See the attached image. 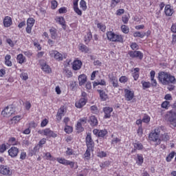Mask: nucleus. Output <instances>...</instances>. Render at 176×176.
I'll use <instances>...</instances> for the list:
<instances>
[{
  "mask_svg": "<svg viewBox=\"0 0 176 176\" xmlns=\"http://www.w3.org/2000/svg\"><path fill=\"white\" fill-rule=\"evenodd\" d=\"M97 27L99 30H101L102 32H105V30H107V26L102 23H98Z\"/></svg>",
  "mask_w": 176,
  "mask_h": 176,
  "instance_id": "obj_43",
  "label": "nucleus"
},
{
  "mask_svg": "<svg viewBox=\"0 0 176 176\" xmlns=\"http://www.w3.org/2000/svg\"><path fill=\"white\" fill-rule=\"evenodd\" d=\"M58 6V3L56 0H53L51 1V8L52 9L54 10Z\"/></svg>",
  "mask_w": 176,
  "mask_h": 176,
  "instance_id": "obj_47",
  "label": "nucleus"
},
{
  "mask_svg": "<svg viewBox=\"0 0 176 176\" xmlns=\"http://www.w3.org/2000/svg\"><path fill=\"white\" fill-rule=\"evenodd\" d=\"M80 8L83 10H86L87 9V6L86 5V1L85 0H81L80 2Z\"/></svg>",
  "mask_w": 176,
  "mask_h": 176,
  "instance_id": "obj_37",
  "label": "nucleus"
},
{
  "mask_svg": "<svg viewBox=\"0 0 176 176\" xmlns=\"http://www.w3.org/2000/svg\"><path fill=\"white\" fill-rule=\"evenodd\" d=\"M21 120V116H16L11 119L12 123H19Z\"/></svg>",
  "mask_w": 176,
  "mask_h": 176,
  "instance_id": "obj_34",
  "label": "nucleus"
},
{
  "mask_svg": "<svg viewBox=\"0 0 176 176\" xmlns=\"http://www.w3.org/2000/svg\"><path fill=\"white\" fill-rule=\"evenodd\" d=\"M44 155L47 157V160H52V162H54V160H56V158L52 157L50 153H44Z\"/></svg>",
  "mask_w": 176,
  "mask_h": 176,
  "instance_id": "obj_41",
  "label": "nucleus"
},
{
  "mask_svg": "<svg viewBox=\"0 0 176 176\" xmlns=\"http://www.w3.org/2000/svg\"><path fill=\"white\" fill-rule=\"evenodd\" d=\"M50 32L51 34L52 39H56V38H57V29L52 28L50 29Z\"/></svg>",
  "mask_w": 176,
  "mask_h": 176,
  "instance_id": "obj_27",
  "label": "nucleus"
},
{
  "mask_svg": "<svg viewBox=\"0 0 176 176\" xmlns=\"http://www.w3.org/2000/svg\"><path fill=\"white\" fill-rule=\"evenodd\" d=\"M97 156H98V157H100V158L107 157V153H105L104 151H99L97 153Z\"/></svg>",
  "mask_w": 176,
  "mask_h": 176,
  "instance_id": "obj_42",
  "label": "nucleus"
},
{
  "mask_svg": "<svg viewBox=\"0 0 176 176\" xmlns=\"http://www.w3.org/2000/svg\"><path fill=\"white\" fill-rule=\"evenodd\" d=\"M93 133L94 134V135H98V137L104 138V136L106 134H108V131L106 129H103V130L94 129Z\"/></svg>",
  "mask_w": 176,
  "mask_h": 176,
  "instance_id": "obj_12",
  "label": "nucleus"
},
{
  "mask_svg": "<svg viewBox=\"0 0 176 176\" xmlns=\"http://www.w3.org/2000/svg\"><path fill=\"white\" fill-rule=\"evenodd\" d=\"M41 67V69L44 72H46L47 74H50V72H52V69H50V67L46 63L42 65Z\"/></svg>",
  "mask_w": 176,
  "mask_h": 176,
  "instance_id": "obj_28",
  "label": "nucleus"
},
{
  "mask_svg": "<svg viewBox=\"0 0 176 176\" xmlns=\"http://www.w3.org/2000/svg\"><path fill=\"white\" fill-rule=\"evenodd\" d=\"M25 56L23 55L22 54H19L16 56V60L19 64H23V63H25Z\"/></svg>",
  "mask_w": 176,
  "mask_h": 176,
  "instance_id": "obj_24",
  "label": "nucleus"
},
{
  "mask_svg": "<svg viewBox=\"0 0 176 176\" xmlns=\"http://www.w3.org/2000/svg\"><path fill=\"white\" fill-rule=\"evenodd\" d=\"M124 97L126 101H131L134 98V91L130 89H124Z\"/></svg>",
  "mask_w": 176,
  "mask_h": 176,
  "instance_id": "obj_10",
  "label": "nucleus"
},
{
  "mask_svg": "<svg viewBox=\"0 0 176 176\" xmlns=\"http://www.w3.org/2000/svg\"><path fill=\"white\" fill-rule=\"evenodd\" d=\"M72 68L74 71H79L82 68V61L79 60H74L72 64Z\"/></svg>",
  "mask_w": 176,
  "mask_h": 176,
  "instance_id": "obj_16",
  "label": "nucleus"
},
{
  "mask_svg": "<svg viewBox=\"0 0 176 176\" xmlns=\"http://www.w3.org/2000/svg\"><path fill=\"white\" fill-rule=\"evenodd\" d=\"M14 112L13 107L8 106L1 111V115L3 118H10Z\"/></svg>",
  "mask_w": 176,
  "mask_h": 176,
  "instance_id": "obj_4",
  "label": "nucleus"
},
{
  "mask_svg": "<svg viewBox=\"0 0 176 176\" xmlns=\"http://www.w3.org/2000/svg\"><path fill=\"white\" fill-rule=\"evenodd\" d=\"M72 131H73L72 126H69L68 125H65V133H67V134H71Z\"/></svg>",
  "mask_w": 176,
  "mask_h": 176,
  "instance_id": "obj_45",
  "label": "nucleus"
},
{
  "mask_svg": "<svg viewBox=\"0 0 176 176\" xmlns=\"http://www.w3.org/2000/svg\"><path fill=\"white\" fill-rule=\"evenodd\" d=\"M34 24H35V19H34V18H29L27 21L26 28V32L28 34H31L32 31V27H34Z\"/></svg>",
  "mask_w": 176,
  "mask_h": 176,
  "instance_id": "obj_7",
  "label": "nucleus"
},
{
  "mask_svg": "<svg viewBox=\"0 0 176 176\" xmlns=\"http://www.w3.org/2000/svg\"><path fill=\"white\" fill-rule=\"evenodd\" d=\"M129 54L131 58H140V60L144 58V54L141 51H130Z\"/></svg>",
  "mask_w": 176,
  "mask_h": 176,
  "instance_id": "obj_5",
  "label": "nucleus"
},
{
  "mask_svg": "<svg viewBox=\"0 0 176 176\" xmlns=\"http://www.w3.org/2000/svg\"><path fill=\"white\" fill-rule=\"evenodd\" d=\"M151 85L153 86V87H156L157 86V81L155 80V78H151Z\"/></svg>",
  "mask_w": 176,
  "mask_h": 176,
  "instance_id": "obj_58",
  "label": "nucleus"
},
{
  "mask_svg": "<svg viewBox=\"0 0 176 176\" xmlns=\"http://www.w3.org/2000/svg\"><path fill=\"white\" fill-rule=\"evenodd\" d=\"M133 36L134 38H144V36H146V32H135Z\"/></svg>",
  "mask_w": 176,
  "mask_h": 176,
  "instance_id": "obj_29",
  "label": "nucleus"
},
{
  "mask_svg": "<svg viewBox=\"0 0 176 176\" xmlns=\"http://www.w3.org/2000/svg\"><path fill=\"white\" fill-rule=\"evenodd\" d=\"M142 85L144 90H145V89H149V87H151L150 82L142 81Z\"/></svg>",
  "mask_w": 176,
  "mask_h": 176,
  "instance_id": "obj_36",
  "label": "nucleus"
},
{
  "mask_svg": "<svg viewBox=\"0 0 176 176\" xmlns=\"http://www.w3.org/2000/svg\"><path fill=\"white\" fill-rule=\"evenodd\" d=\"M81 124H86L87 123V118H80L78 121Z\"/></svg>",
  "mask_w": 176,
  "mask_h": 176,
  "instance_id": "obj_57",
  "label": "nucleus"
},
{
  "mask_svg": "<svg viewBox=\"0 0 176 176\" xmlns=\"http://www.w3.org/2000/svg\"><path fill=\"white\" fill-rule=\"evenodd\" d=\"M113 111V109L112 107H106L103 109V111L104 113V119H109L111 118V113H112V111Z\"/></svg>",
  "mask_w": 176,
  "mask_h": 176,
  "instance_id": "obj_14",
  "label": "nucleus"
},
{
  "mask_svg": "<svg viewBox=\"0 0 176 176\" xmlns=\"http://www.w3.org/2000/svg\"><path fill=\"white\" fill-rule=\"evenodd\" d=\"M90 109L92 113H97L98 112V108L96 105L91 106Z\"/></svg>",
  "mask_w": 176,
  "mask_h": 176,
  "instance_id": "obj_55",
  "label": "nucleus"
},
{
  "mask_svg": "<svg viewBox=\"0 0 176 176\" xmlns=\"http://www.w3.org/2000/svg\"><path fill=\"white\" fill-rule=\"evenodd\" d=\"M57 162H58V163H60V164H64V166H67V163L68 162V160L64 159V158H60L58 157L56 159Z\"/></svg>",
  "mask_w": 176,
  "mask_h": 176,
  "instance_id": "obj_39",
  "label": "nucleus"
},
{
  "mask_svg": "<svg viewBox=\"0 0 176 176\" xmlns=\"http://www.w3.org/2000/svg\"><path fill=\"white\" fill-rule=\"evenodd\" d=\"M88 122L92 127H94L95 126H97V124H98V120H97V118H96V116H90Z\"/></svg>",
  "mask_w": 176,
  "mask_h": 176,
  "instance_id": "obj_18",
  "label": "nucleus"
},
{
  "mask_svg": "<svg viewBox=\"0 0 176 176\" xmlns=\"http://www.w3.org/2000/svg\"><path fill=\"white\" fill-rule=\"evenodd\" d=\"M133 146H134L135 149H138V151H141V150L144 149V146L142 145V143H140L139 142L134 143Z\"/></svg>",
  "mask_w": 176,
  "mask_h": 176,
  "instance_id": "obj_33",
  "label": "nucleus"
},
{
  "mask_svg": "<svg viewBox=\"0 0 176 176\" xmlns=\"http://www.w3.org/2000/svg\"><path fill=\"white\" fill-rule=\"evenodd\" d=\"M92 151L93 148H87L86 152L84 154L85 159H86L87 160H89V159H90V155Z\"/></svg>",
  "mask_w": 176,
  "mask_h": 176,
  "instance_id": "obj_32",
  "label": "nucleus"
},
{
  "mask_svg": "<svg viewBox=\"0 0 176 176\" xmlns=\"http://www.w3.org/2000/svg\"><path fill=\"white\" fill-rule=\"evenodd\" d=\"M6 149H8V148L6 147V144H2L0 146V153H3L5 151H6Z\"/></svg>",
  "mask_w": 176,
  "mask_h": 176,
  "instance_id": "obj_52",
  "label": "nucleus"
},
{
  "mask_svg": "<svg viewBox=\"0 0 176 176\" xmlns=\"http://www.w3.org/2000/svg\"><path fill=\"white\" fill-rule=\"evenodd\" d=\"M76 130H78V131H79L80 133L83 131L84 130L83 127L82 126V124H80V122H77Z\"/></svg>",
  "mask_w": 176,
  "mask_h": 176,
  "instance_id": "obj_51",
  "label": "nucleus"
},
{
  "mask_svg": "<svg viewBox=\"0 0 176 176\" xmlns=\"http://www.w3.org/2000/svg\"><path fill=\"white\" fill-rule=\"evenodd\" d=\"M8 142L11 145H19V142L16 141L15 138H10L8 140Z\"/></svg>",
  "mask_w": 176,
  "mask_h": 176,
  "instance_id": "obj_40",
  "label": "nucleus"
},
{
  "mask_svg": "<svg viewBox=\"0 0 176 176\" xmlns=\"http://www.w3.org/2000/svg\"><path fill=\"white\" fill-rule=\"evenodd\" d=\"M58 12H59L60 14L67 13V8H65V7L60 8L58 10Z\"/></svg>",
  "mask_w": 176,
  "mask_h": 176,
  "instance_id": "obj_64",
  "label": "nucleus"
},
{
  "mask_svg": "<svg viewBox=\"0 0 176 176\" xmlns=\"http://www.w3.org/2000/svg\"><path fill=\"white\" fill-rule=\"evenodd\" d=\"M78 49L82 52V53H89V52H90L89 47L84 44H80L78 45Z\"/></svg>",
  "mask_w": 176,
  "mask_h": 176,
  "instance_id": "obj_23",
  "label": "nucleus"
},
{
  "mask_svg": "<svg viewBox=\"0 0 176 176\" xmlns=\"http://www.w3.org/2000/svg\"><path fill=\"white\" fill-rule=\"evenodd\" d=\"M119 80L121 83H126L129 80V78L126 76H122L120 78Z\"/></svg>",
  "mask_w": 176,
  "mask_h": 176,
  "instance_id": "obj_54",
  "label": "nucleus"
},
{
  "mask_svg": "<svg viewBox=\"0 0 176 176\" xmlns=\"http://www.w3.org/2000/svg\"><path fill=\"white\" fill-rule=\"evenodd\" d=\"M74 12H76L78 16H82V10L79 9V7H76L74 8Z\"/></svg>",
  "mask_w": 176,
  "mask_h": 176,
  "instance_id": "obj_59",
  "label": "nucleus"
},
{
  "mask_svg": "<svg viewBox=\"0 0 176 176\" xmlns=\"http://www.w3.org/2000/svg\"><path fill=\"white\" fill-rule=\"evenodd\" d=\"M138 156V161L137 163L138 164H142L144 163V157L142 155H137Z\"/></svg>",
  "mask_w": 176,
  "mask_h": 176,
  "instance_id": "obj_50",
  "label": "nucleus"
},
{
  "mask_svg": "<svg viewBox=\"0 0 176 176\" xmlns=\"http://www.w3.org/2000/svg\"><path fill=\"white\" fill-rule=\"evenodd\" d=\"M98 91L100 94V99L102 101H107L108 100V94L102 89H98Z\"/></svg>",
  "mask_w": 176,
  "mask_h": 176,
  "instance_id": "obj_20",
  "label": "nucleus"
},
{
  "mask_svg": "<svg viewBox=\"0 0 176 176\" xmlns=\"http://www.w3.org/2000/svg\"><path fill=\"white\" fill-rule=\"evenodd\" d=\"M167 75L168 73L164 72H161L158 73V80L160 83H162V85H164V86L165 82H166V79L167 78Z\"/></svg>",
  "mask_w": 176,
  "mask_h": 176,
  "instance_id": "obj_9",
  "label": "nucleus"
},
{
  "mask_svg": "<svg viewBox=\"0 0 176 176\" xmlns=\"http://www.w3.org/2000/svg\"><path fill=\"white\" fill-rule=\"evenodd\" d=\"M169 105H170V102L165 101V102H162V107L165 108L166 109H168Z\"/></svg>",
  "mask_w": 176,
  "mask_h": 176,
  "instance_id": "obj_56",
  "label": "nucleus"
},
{
  "mask_svg": "<svg viewBox=\"0 0 176 176\" xmlns=\"http://www.w3.org/2000/svg\"><path fill=\"white\" fill-rule=\"evenodd\" d=\"M86 144L87 148L93 149L94 148V142L93 141V139H91V135H87L86 137Z\"/></svg>",
  "mask_w": 176,
  "mask_h": 176,
  "instance_id": "obj_15",
  "label": "nucleus"
},
{
  "mask_svg": "<svg viewBox=\"0 0 176 176\" xmlns=\"http://www.w3.org/2000/svg\"><path fill=\"white\" fill-rule=\"evenodd\" d=\"M10 58H12V56L9 54H7L5 57V63L8 67H12V61H10Z\"/></svg>",
  "mask_w": 176,
  "mask_h": 176,
  "instance_id": "obj_31",
  "label": "nucleus"
},
{
  "mask_svg": "<svg viewBox=\"0 0 176 176\" xmlns=\"http://www.w3.org/2000/svg\"><path fill=\"white\" fill-rule=\"evenodd\" d=\"M159 135H160V128H156L155 129V132L151 133L149 134L148 138L150 141H153V142H157V145H159L160 144V140L159 139Z\"/></svg>",
  "mask_w": 176,
  "mask_h": 176,
  "instance_id": "obj_3",
  "label": "nucleus"
},
{
  "mask_svg": "<svg viewBox=\"0 0 176 176\" xmlns=\"http://www.w3.org/2000/svg\"><path fill=\"white\" fill-rule=\"evenodd\" d=\"M56 23H59L63 27H65V19L63 16H56L55 19Z\"/></svg>",
  "mask_w": 176,
  "mask_h": 176,
  "instance_id": "obj_25",
  "label": "nucleus"
},
{
  "mask_svg": "<svg viewBox=\"0 0 176 176\" xmlns=\"http://www.w3.org/2000/svg\"><path fill=\"white\" fill-rule=\"evenodd\" d=\"M0 174L3 175H12V170L8 166L0 165Z\"/></svg>",
  "mask_w": 176,
  "mask_h": 176,
  "instance_id": "obj_6",
  "label": "nucleus"
},
{
  "mask_svg": "<svg viewBox=\"0 0 176 176\" xmlns=\"http://www.w3.org/2000/svg\"><path fill=\"white\" fill-rule=\"evenodd\" d=\"M107 36L110 42H120V43H122L123 42V36H122V35L116 34L113 32H107Z\"/></svg>",
  "mask_w": 176,
  "mask_h": 176,
  "instance_id": "obj_2",
  "label": "nucleus"
},
{
  "mask_svg": "<svg viewBox=\"0 0 176 176\" xmlns=\"http://www.w3.org/2000/svg\"><path fill=\"white\" fill-rule=\"evenodd\" d=\"M26 158H27V153H25L24 151H21L20 154V160H25Z\"/></svg>",
  "mask_w": 176,
  "mask_h": 176,
  "instance_id": "obj_48",
  "label": "nucleus"
},
{
  "mask_svg": "<svg viewBox=\"0 0 176 176\" xmlns=\"http://www.w3.org/2000/svg\"><path fill=\"white\" fill-rule=\"evenodd\" d=\"M142 122L144 123H149V122H151V117H149L148 115L144 116Z\"/></svg>",
  "mask_w": 176,
  "mask_h": 176,
  "instance_id": "obj_44",
  "label": "nucleus"
},
{
  "mask_svg": "<svg viewBox=\"0 0 176 176\" xmlns=\"http://www.w3.org/2000/svg\"><path fill=\"white\" fill-rule=\"evenodd\" d=\"M165 120L170 124V127L175 129L176 127V109L175 111H170L165 116Z\"/></svg>",
  "mask_w": 176,
  "mask_h": 176,
  "instance_id": "obj_1",
  "label": "nucleus"
},
{
  "mask_svg": "<svg viewBox=\"0 0 176 176\" xmlns=\"http://www.w3.org/2000/svg\"><path fill=\"white\" fill-rule=\"evenodd\" d=\"M78 82L80 86H83L87 82V76L85 74H81L78 76Z\"/></svg>",
  "mask_w": 176,
  "mask_h": 176,
  "instance_id": "obj_19",
  "label": "nucleus"
},
{
  "mask_svg": "<svg viewBox=\"0 0 176 176\" xmlns=\"http://www.w3.org/2000/svg\"><path fill=\"white\" fill-rule=\"evenodd\" d=\"M165 14L166 16H173V10H171L170 5L165 6Z\"/></svg>",
  "mask_w": 176,
  "mask_h": 176,
  "instance_id": "obj_30",
  "label": "nucleus"
},
{
  "mask_svg": "<svg viewBox=\"0 0 176 176\" xmlns=\"http://www.w3.org/2000/svg\"><path fill=\"white\" fill-rule=\"evenodd\" d=\"M93 36L91 35V32H87V34L84 37V41L85 42L86 45H88L89 42L91 41Z\"/></svg>",
  "mask_w": 176,
  "mask_h": 176,
  "instance_id": "obj_26",
  "label": "nucleus"
},
{
  "mask_svg": "<svg viewBox=\"0 0 176 176\" xmlns=\"http://www.w3.org/2000/svg\"><path fill=\"white\" fill-rule=\"evenodd\" d=\"M121 30L124 34H129V32H130V29L129 28V26L126 25H122L121 26Z\"/></svg>",
  "mask_w": 176,
  "mask_h": 176,
  "instance_id": "obj_35",
  "label": "nucleus"
},
{
  "mask_svg": "<svg viewBox=\"0 0 176 176\" xmlns=\"http://www.w3.org/2000/svg\"><path fill=\"white\" fill-rule=\"evenodd\" d=\"M64 112H65V109H64V107H61L57 112L58 115H60V116H64Z\"/></svg>",
  "mask_w": 176,
  "mask_h": 176,
  "instance_id": "obj_49",
  "label": "nucleus"
},
{
  "mask_svg": "<svg viewBox=\"0 0 176 176\" xmlns=\"http://www.w3.org/2000/svg\"><path fill=\"white\" fill-rule=\"evenodd\" d=\"M174 156H175V152H171L167 157H166V162H170L174 158Z\"/></svg>",
  "mask_w": 176,
  "mask_h": 176,
  "instance_id": "obj_46",
  "label": "nucleus"
},
{
  "mask_svg": "<svg viewBox=\"0 0 176 176\" xmlns=\"http://www.w3.org/2000/svg\"><path fill=\"white\" fill-rule=\"evenodd\" d=\"M86 102H87L86 98H80L78 101L76 102V108H83V107L86 105Z\"/></svg>",
  "mask_w": 176,
  "mask_h": 176,
  "instance_id": "obj_17",
  "label": "nucleus"
},
{
  "mask_svg": "<svg viewBox=\"0 0 176 176\" xmlns=\"http://www.w3.org/2000/svg\"><path fill=\"white\" fill-rule=\"evenodd\" d=\"M162 140L163 141H168V140H170V136L168 133H164L162 135Z\"/></svg>",
  "mask_w": 176,
  "mask_h": 176,
  "instance_id": "obj_61",
  "label": "nucleus"
},
{
  "mask_svg": "<svg viewBox=\"0 0 176 176\" xmlns=\"http://www.w3.org/2000/svg\"><path fill=\"white\" fill-rule=\"evenodd\" d=\"M25 108L27 109V111H30V109H31V102H26L25 103Z\"/></svg>",
  "mask_w": 176,
  "mask_h": 176,
  "instance_id": "obj_62",
  "label": "nucleus"
},
{
  "mask_svg": "<svg viewBox=\"0 0 176 176\" xmlns=\"http://www.w3.org/2000/svg\"><path fill=\"white\" fill-rule=\"evenodd\" d=\"M132 76L134 78V80H138V78H140V68L136 67L133 69V71H132Z\"/></svg>",
  "mask_w": 176,
  "mask_h": 176,
  "instance_id": "obj_21",
  "label": "nucleus"
},
{
  "mask_svg": "<svg viewBox=\"0 0 176 176\" xmlns=\"http://www.w3.org/2000/svg\"><path fill=\"white\" fill-rule=\"evenodd\" d=\"M58 53V52L56 50H51L49 52V54L52 58H56Z\"/></svg>",
  "mask_w": 176,
  "mask_h": 176,
  "instance_id": "obj_38",
  "label": "nucleus"
},
{
  "mask_svg": "<svg viewBox=\"0 0 176 176\" xmlns=\"http://www.w3.org/2000/svg\"><path fill=\"white\" fill-rule=\"evenodd\" d=\"M43 133V135L46 137H49L50 138L52 137V138H56L57 137V134H56L53 131L50 130V129H45L42 132H40V134H42Z\"/></svg>",
  "mask_w": 176,
  "mask_h": 176,
  "instance_id": "obj_8",
  "label": "nucleus"
},
{
  "mask_svg": "<svg viewBox=\"0 0 176 176\" xmlns=\"http://www.w3.org/2000/svg\"><path fill=\"white\" fill-rule=\"evenodd\" d=\"M12 18L10 16H6L3 20L4 27H10L12 25Z\"/></svg>",
  "mask_w": 176,
  "mask_h": 176,
  "instance_id": "obj_22",
  "label": "nucleus"
},
{
  "mask_svg": "<svg viewBox=\"0 0 176 176\" xmlns=\"http://www.w3.org/2000/svg\"><path fill=\"white\" fill-rule=\"evenodd\" d=\"M21 78L23 80H27V79H28V74L27 73H22L21 74Z\"/></svg>",
  "mask_w": 176,
  "mask_h": 176,
  "instance_id": "obj_60",
  "label": "nucleus"
},
{
  "mask_svg": "<svg viewBox=\"0 0 176 176\" xmlns=\"http://www.w3.org/2000/svg\"><path fill=\"white\" fill-rule=\"evenodd\" d=\"M131 47L132 50H135V49H138V45L136 43H132Z\"/></svg>",
  "mask_w": 176,
  "mask_h": 176,
  "instance_id": "obj_63",
  "label": "nucleus"
},
{
  "mask_svg": "<svg viewBox=\"0 0 176 176\" xmlns=\"http://www.w3.org/2000/svg\"><path fill=\"white\" fill-rule=\"evenodd\" d=\"M8 155L10 157H17L19 155V148L17 147L12 146L8 150Z\"/></svg>",
  "mask_w": 176,
  "mask_h": 176,
  "instance_id": "obj_11",
  "label": "nucleus"
},
{
  "mask_svg": "<svg viewBox=\"0 0 176 176\" xmlns=\"http://www.w3.org/2000/svg\"><path fill=\"white\" fill-rule=\"evenodd\" d=\"M166 82H165L164 86H167V85H170V83H172L173 85H175L176 83V79L174 76H172L170 74H167V78L166 79Z\"/></svg>",
  "mask_w": 176,
  "mask_h": 176,
  "instance_id": "obj_13",
  "label": "nucleus"
},
{
  "mask_svg": "<svg viewBox=\"0 0 176 176\" xmlns=\"http://www.w3.org/2000/svg\"><path fill=\"white\" fill-rule=\"evenodd\" d=\"M55 60L57 61H63V54L58 52L56 56H55Z\"/></svg>",
  "mask_w": 176,
  "mask_h": 176,
  "instance_id": "obj_53",
  "label": "nucleus"
}]
</instances>
